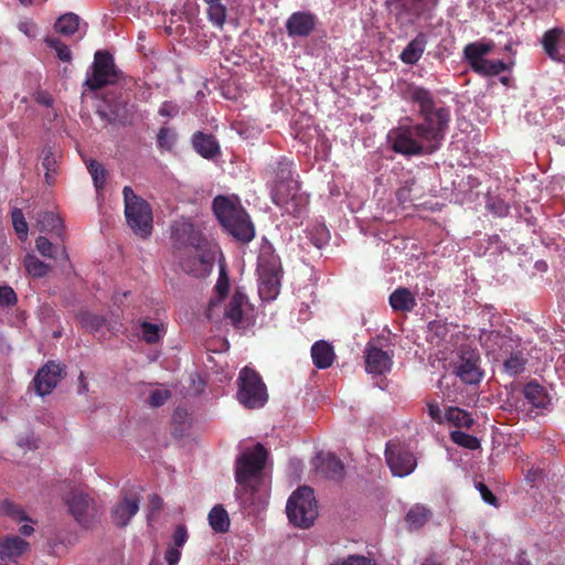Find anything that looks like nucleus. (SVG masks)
Returning <instances> with one entry per match:
<instances>
[{"label":"nucleus","mask_w":565,"mask_h":565,"mask_svg":"<svg viewBox=\"0 0 565 565\" xmlns=\"http://www.w3.org/2000/svg\"><path fill=\"white\" fill-rule=\"evenodd\" d=\"M19 532L24 535V536H30L33 532H34V529L32 525H29V524H23L20 529H19Z\"/></svg>","instance_id":"nucleus-63"},{"label":"nucleus","mask_w":565,"mask_h":565,"mask_svg":"<svg viewBox=\"0 0 565 565\" xmlns=\"http://www.w3.org/2000/svg\"><path fill=\"white\" fill-rule=\"evenodd\" d=\"M238 401L247 408H260L267 399L266 385L260 375L248 366H245L238 375Z\"/></svg>","instance_id":"nucleus-9"},{"label":"nucleus","mask_w":565,"mask_h":565,"mask_svg":"<svg viewBox=\"0 0 565 565\" xmlns=\"http://www.w3.org/2000/svg\"><path fill=\"white\" fill-rule=\"evenodd\" d=\"M294 162L282 158L280 159L274 169V181L271 188V199L278 200V202L285 201V192L296 189L299 184L298 181L292 178Z\"/></svg>","instance_id":"nucleus-16"},{"label":"nucleus","mask_w":565,"mask_h":565,"mask_svg":"<svg viewBox=\"0 0 565 565\" xmlns=\"http://www.w3.org/2000/svg\"><path fill=\"white\" fill-rule=\"evenodd\" d=\"M247 301L246 296L236 290L232 296L226 309H225V318L231 320L233 326H238L243 319V306Z\"/></svg>","instance_id":"nucleus-35"},{"label":"nucleus","mask_w":565,"mask_h":565,"mask_svg":"<svg viewBox=\"0 0 565 565\" xmlns=\"http://www.w3.org/2000/svg\"><path fill=\"white\" fill-rule=\"evenodd\" d=\"M477 489L479 490L481 498L484 502L497 507L498 505V499L497 497L491 492V490L482 482H479L477 484Z\"/></svg>","instance_id":"nucleus-59"},{"label":"nucleus","mask_w":565,"mask_h":565,"mask_svg":"<svg viewBox=\"0 0 565 565\" xmlns=\"http://www.w3.org/2000/svg\"><path fill=\"white\" fill-rule=\"evenodd\" d=\"M209 524L216 533H226L230 529V516L221 504H216L209 513Z\"/></svg>","instance_id":"nucleus-37"},{"label":"nucleus","mask_w":565,"mask_h":565,"mask_svg":"<svg viewBox=\"0 0 565 565\" xmlns=\"http://www.w3.org/2000/svg\"><path fill=\"white\" fill-rule=\"evenodd\" d=\"M445 422H448L458 428H470L475 423L468 412L459 407L451 406L446 409Z\"/></svg>","instance_id":"nucleus-38"},{"label":"nucleus","mask_w":565,"mask_h":565,"mask_svg":"<svg viewBox=\"0 0 565 565\" xmlns=\"http://www.w3.org/2000/svg\"><path fill=\"white\" fill-rule=\"evenodd\" d=\"M62 371L63 369L60 364L47 362L38 371L33 379L35 392L40 396L50 394L56 387L61 379Z\"/></svg>","instance_id":"nucleus-18"},{"label":"nucleus","mask_w":565,"mask_h":565,"mask_svg":"<svg viewBox=\"0 0 565 565\" xmlns=\"http://www.w3.org/2000/svg\"><path fill=\"white\" fill-rule=\"evenodd\" d=\"M195 151L205 159H212L220 151V146L212 135L198 131L192 137Z\"/></svg>","instance_id":"nucleus-30"},{"label":"nucleus","mask_w":565,"mask_h":565,"mask_svg":"<svg viewBox=\"0 0 565 565\" xmlns=\"http://www.w3.org/2000/svg\"><path fill=\"white\" fill-rule=\"evenodd\" d=\"M70 513L84 527H88L95 516L92 498L81 490H72L66 499Z\"/></svg>","instance_id":"nucleus-15"},{"label":"nucleus","mask_w":565,"mask_h":565,"mask_svg":"<svg viewBox=\"0 0 565 565\" xmlns=\"http://www.w3.org/2000/svg\"><path fill=\"white\" fill-rule=\"evenodd\" d=\"M39 253L47 258L68 260V255L64 245L54 246L49 238L39 236L35 241Z\"/></svg>","instance_id":"nucleus-36"},{"label":"nucleus","mask_w":565,"mask_h":565,"mask_svg":"<svg viewBox=\"0 0 565 565\" xmlns=\"http://www.w3.org/2000/svg\"><path fill=\"white\" fill-rule=\"evenodd\" d=\"M427 45V36L419 32L402 51L399 58L407 65H415L423 56Z\"/></svg>","instance_id":"nucleus-29"},{"label":"nucleus","mask_w":565,"mask_h":565,"mask_svg":"<svg viewBox=\"0 0 565 565\" xmlns=\"http://www.w3.org/2000/svg\"><path fill=\"white\" fill-rule=\"evenodd\" d=\"M385 460L393 476L406 477L417 467V460L409 447L396 439L388 440L385 447Z\"/></svg>","instance_id":"nucleus-11"},{"label":"nucleus","mask_w":565,"mask_h":565,"mask_svg":"<svg viewBox=\"0 0 565 565\" xmlns=\"http://www.w3.org/2000/svg\"><path fill=\"white\" fill-rule=\"evenodd\" d=\"M206 6V17L211 24L220 30L224 28L227 18V7L223 0H203Z\"/></svg>","instance_id":"nucleus-33"},{"label":"nucleus","mask_w":565,"mask_h":565,"mask_svg":"<svg viewBox=\"0 0 565 565\" xmlns=\"http://www.w3.org/2000/svg\"><path fill=\"white\" fill-rule=\"evenodd\" d=\"M402 97L418 107V116L422 121L415 124V126L420 132L422 140L430 145V149L437 151L449 129L450 108L439 105L428 88L414 83L406 84Z\"/></svg>","instance_id":"nucleus-1"},{"label":"nucleus","mask_w":565,"mask_h":565,"mask_svg":"<svg viewBox=\"0 0 565 565\" xmlns=\"http://www.w3.org/2000/svg\"><path fill=\"white\" fill-rule=\"evenodd\" d=\"M181 558V551L177 547L169 546L164 553V561L168 565H178Z\"/></svg>","instance_id":"nucleus-60"},{"label":"nucleus","mask_w":565,"mask_h":565,"mask_svg":"<svg viewBox=\"0 0 565 565\" xmlns=\"http://www.w3.org/2000/svg\"><path fill=\"white\" fill-rule=\"evenodd\" d=\"M387 140L394 152L406 157L436 152L435 149H430V145L422 140L420 132L415 125L399 126L390 130Z\"/></svg>","instance_id":"nucleus-7"},{"label":"nucleus","mask_w":565,"mask_h":565,"mask_svg":"<svg viewBox=\"0 0 565 565\" xmlns=\"http://www.w3.org/2000/svg\"><path fill=\"white\" fill-rule=\"evenodd\" d=\"M0 510L4 515L12 518L17 522H22V521L29 520L28 515L21 509V507L13 503L12 501L4 500L0 504Z\"/></svg>","instance_id":"nucleus-47"},{"label":"nucleus","mask_w":565,"mask_h":565,"mask_svg":"<svg viewBox=\"0 0 565 565\" xmlns=\"http://www.w3.org/2000/svg\"><path fill=\"white\" fill-rule=\"evenodd\" d=\"M416 185L415 179H409L405 181V183L397 190V199L399 202H414L419 198L416 193H414Z\"/></svg>","instance_id":"nucleus-50"},{"label":"nucleus","mask_w":565,"mask_h":565,"mask_svg":"<svg viewBox=\"0 0 565 565\" xmlns=\"http://www.w3.org/2000/svg\"><path fill=\"white\" fill-rule=\"evenodd\" d=\"M38 226L41 232L53 233L58 237H62L64 226L61 217L54 212H43L38 216Z\"/></svg>","instance_id":"nucleus-34"},{"label":"nucleus","mask_w":565,"mask_h":565,"mask_svg":"<svg viewBox=\"0 0 565 565\" xmlns=\"http://www.w3.org/2000/svg\"><path fill=\"white\" fill-rule=\"evenodd\" d=\"M390 306L394 311L411 312L416 307V299L413 292L406 287H398L388 298Z\"/></svg>","instance_id":"nucleus-31"},{"label":"nucleus","mask_w":565,"mask_h":565,"mask_svg":"<svg viewBox=\"0 0 565 565\" xmlns=\"http://www.w3.org/2000/svg\"><path fill=\"white\" fill-rule=\"evenodd\" d=\"M480 356L475 350L462 349L456 365L457 376L466 384H477L482 379Z\"/></svg>","instance_id":"nucleus-17"},{"label":"nucleus","mask_w":565,"mask_h":565,"mask_svg":"<svg viewBox=\"0 0 565 565\" xmlns=\"http://www.w3.org/2000/svg\"><path fill=\"white\" fill-rule=\"evenodd\" d=\"M87 169H88L89 174L92 175L95 188L97 190L103 189L106 183V174H107L103 164L99 163L97 160L92 159L87 163Z\"/></svg>","instance_id":"nucleus-45"},{"label":"nucleus","mask_w":565,"mask_h":565,"mask_svg":"<svg viewBox=\"0 0 565 565\" xmlns=\"http://www.w3.org/2000/svg\"><path fill=\"white\" fill-rule=\"evenodd\" d=\"M331 565H376V563L363 555H349L347 558L335 561Z\"/></svg>","instance_id":"nucleus-54"},{"label":"nucleus","mask_w":565,"mask_h":565,"mask_svg":"<svg viewBox=\"0 0 565 565\" xmlns=\"http://www.w3.org/2000/svg\"><path fill=\"white\" fill-rule=\"evenodd\" d=\"M79 17L73 12L61 15L55 22V31L62 35H73L79 28Z\"/></svg>","instance_id":"nucleus-39"},{"label":"nucleus","mask_w":565,"mask_h":565,"mask_svg":"<svg viewBox=\"0 0 565 565\" xmlns=\"http://www.w3.org/2000/svg\"><path fill=\"white\" fill-rule=\"evenodd\" d=\"M521 344V339L513 335L511 331L502 333L501 331L492 330L483 337V347L487 353L492 355L493 360L497 362H500L508 354L513 353Z\"/></svg>","instance_id":"nucleus-13"},{"label":"nucleus","mask_w":565,"mask_h":565,"mask_svg":"<svg viewBox=\"0 0 565 565\" xmlns=\"http://www.w3.org/2000/svg\"><path fill=\"white\" fill-rule=\"evenodd\" d=\"M311 358L315 366L323 370L332 365L335 354L328 342L320 340L311 347Z\"/></svg>","instance_id":"nucleus-32"},{"label":"nucleus","mask_w":565,"mask_h":565,"mask_svg":"<svg viewBox=\"0 0 565 565\" xmlns=\"http://www.w3.org/2000/svg\"><path fill=\"white\" fill-rule=\"evenodd\" d=\"M171 396V393L168 390H154L149 395V404L152 407L162 406Z\"/></svg>","instance_id":"nucleus-56"},{"label":"nucleus","mask_w":565,"mask_h":565,"mask_svg":"<svg viewBox=\"0 0 565 565\" xmlns=\"http://www.w3.org/2000/svg\"><path fill=\"white\" fill-rule=\"evenodd\" d=\"M41 167L45 171L46 183L50 185L53 184L55 182L54 175L56 173V159L51 149L43 150Z\"/></svg>","instance_id":"nucleus-43"},{"label":"nucleus","mask_w":565,"mask_h":565,"mask_svg":"<svg viewBox=\"0 0 565 565\" xmlns=\"http://www.w3.org/2000/svg\"><path fill=\"white\" fill-rule=\"evenodd\" d=\"M186 417H188V412L182 407H178L173 413V420L175 423H183Z\"/></svg>","instance_id":"nucleus-62"},{"label":"nucleus","mask_w":565,"mask_h":565,"mask_svg":"<svg viewBox=\"0 0 565 565\" xmlns=\"http://www.w3.org/2000/svg\"><path fill=\"white\" fill-rule=\"evenodd\" d=\"M423 565H440L438 562H436L433 557H428L424 561Z\"/></svg>","instance_id":"nucleus-64"},{"label":"nucleus","mask_w":565,"mask_h":565,"mask_svg":"<svg viewBox=\"0 0 565 565\" xmlns=\"http://www.w3.org/2000/svg\"><path fill=\"white\" fill-rule=\"evenodd\" d=\"M26 271L34 278H42L51 270L50 265L45 264L35 256L28 255L24 259Z\"/></svg>","instance_id":"nucleus-41"},{"label":"nucleus","mask_w":565,"mask_h":565,"mask_svg":"<svg viewBox=\"0 0 565 565\" xmlns=\"http://www.w3.org/2000/svg\"><path fill=\"white\" fill-rule=\"evenodd\" d=\"M177 135L168 128L161 127L157 134V146L161 151H171L175 145Z\"/></svg>","instance_id":"nucleus-44"},{"label":"nucleus","mask_w":565,"mask_h":565,"mask_svg":"<svg viewBox=\"0 0 565 565\" xmlns=\"http://www.w3.org/2000/svg\"><path fill=\"white\" fill-rule=\"evenodd\" d=\"M29 550V543L18 535L0 540V559L6 565L18 564V559Z\"/></svg>","instance_id":"nucleus-22"},{"label":"nucleus","mask_w":565,"mask_h":565,"mask_svg":"<svg viewBox=\"0 0 565 565\" xmlns=\"http://www.w3.org/2000/svg\"><path fill=\"white\" fill-rule=\"evenodd\" d=\"M285 201L278 202V200H273V202L285 210L286 213L299 217L306 210L307 200L302 194L299 193V185L296 189L285 192Z\"/></svg>","instance_id":"nucleus-28"},{"label":"nucleus","mask_w":565,"mask_h":565,"mask_svg":"<svg viewBox=\"0 0 565 565\" xmlns=\"http://www.w3.org/2000/svg\"><path fill=\"white\" fill-rule=\"evenodd\" d=\"M317 472L327 479L341 480L344 477V465L333 454H319L316 458Z\"/></svg>","instance_id":"nucleus-24"},{"label":"nucleus","mask_w":565,"mask_h":565,"mask_svg":"<svg viewBox=\"0 0 565 565\" xmlns=\"http://www.w3.org/2000/svg\"><path fill=\"white\" fill-rule=\"evenodd\" d=\"M142 339L150 344L159 342L161 338L160 326L148 321L140 323Z\"/></svg>","instance_id":"nucleus-48"},{"label":"nucleus","mask_w":565,"mask_h":565,"mask_svg":"<svg viewBox=\"0 0 565 565\" xmlns=\"http://www.w3.org/2000/svg\"><path fill=\"white\" fill-rule=\"evenodd\" d=\"M213 211L221 225L236 241L249 243L255 236L254 225L246 211L227 196L217 195L213 200Z\"/></svg>","instance_id":"nucleus-2"},{"label":"nucleus","mask_w":565,"mask_h":565,"mask_svg":"<svg viewBox=\"0 0 565 565\" xmlns=\"http://www.w3.org/2000/svg\"><path fill=\"white\" fill-rule=\"evenodd\" d=\"M450 439L461 447L470 450H476L480 447V441L477 437L469 435L461 430H455L450 433Z\"/></svg>","instance_id":"nucleus-46"},{"label":"nucleus","mask_w":565,"mask_h":565,"mask_svg":"<svg viewBox=\"0 0 565 565\" xmlns=\"http://www.w3.org/2000/svg\"><path fill=\"white\" fill-rule=\"evenodd\" d=\"M46 43L50 47L54 49L57 57L63 62L72 60V52L70 47L57 38H47Z\"/></svg>","instance_id":"nucleus-51"},{"label":"nucleus","mask_w":565,"mask_h":565,"mask_svg":"<svg viewBox=\"0 0 565 565\" xmlns=\"http://www.w3.org/2000/svg\"><path fill=\"white\" fill-rule=\"evenodd\" d=\"M11 218H12V224H13V227H14V231H15L18 237L21 241L26 239L29 227H28V223L24 218L22 211L20 209H14L11 212Z\"/></svg>","instance_id":"nucleus-49"},{"label":"nucleus","mask_w":565,"mask_h":565,"mask_svg":"<svg viewBox=\"0 0 565 565\" xmlns=\"http://www.w3.org/2000/svg\"><path fill=\"white\" fill-rule=\"evenodd\" d=\"M427 412H428L429 417L437 424H443L445 422V415L443 416V412L440 409L438 402H436V401L428 402L427 403Z\"/></svg>","instance_id":"nucleus-58"},{"label":"nucleus","mask_w":565,"mask_h":565,"mask_svg":"<svg viewBox=\"0 0 565 565\" xmlns=\"http://www.w3.org/2000/svg\"><path fill=\"white\" fill-rule=\"evenodd\" d=\"M171 238L174 245V255L181 250L193 249L206 244L202 233L195 230L191 222L184 220L174 222Z\"/></svg>","instance_id":"nucleus-14"},{"label":"nucleus","mask_w":565,"mask_h":565,"mask_svg":"<svg viewBox=\"0 0 565 565\" xmlns=\"http://www.w3.org/2000/svg\"><path fill=\"white\" fill-rule=\"evenodd\" d=\"M125 202V216L128 226L141 238H147L152 233V209L141 196L137 195L131 186L122 189Z\"/></svg>","instance_id":"nucleus-4"},{"label":"nucleus","mask_w":565,"mask_h":565,"mask_svg":"<svg viewBox=\"0 0 565 565\" xmlns=\"http://www.w3.org/2000/svg\"><path fill=\"white\" fill-rule=\"evenodd\" d=\"M523 396L529 404L534 408H546L551 402L550 395L547 394L544 386L537 381L532 380L527 382L522 390Z\"/></svg>","instance_id":"nucleus-27"},{"label":"nucleus","mask_w":565,"mask_h":565,"mask_svg":"<svg viewBox=\"0 0 565 565\" xmlns=\"http://www.w3.org/2000/svg\"><path fill=\"white\" fill-rule=\"evenodd\" d=\"M428 331H429L430 341H434V339H437V343L439 341L445 340L449 333L447 323L439 321V320L430 321L428 323Z\"/></svg>","instance_id":"nucleus-52"},{"label":"nucleus","mask_w":565,"mask_h":565,"mask_svg":"<svg viewBox=\"0 0 565 565\" xmlns=\"http://www.w3.org/2000/svg\"><path fill=\"white\" fill-rule=\"evenodd\" d=\"M316 17L310 12H294L286 21V31L289 38H307L315 30Z\"/></svg>","instance_id":"nucleus-19"},{"label":"nucleus","mask_w":565,"mask_h":565,"mask_svg":"<svg viewBox=\"0 0 565 565\" xmlns=\"http://www.w3.org/2000/svg\"><path fill=\"white\" fill-rule=\"evenodd\" d=\"M182 270L194 277H204L210 274L213 267V255L206 244L193 249L181 250L175 254Z\"/></svg>","instance_id":"nucleus-12"},{"label":"nucleus","mask_w":565,"mask_h":565,"mask_svg":"<svg viewBox=\"0 0 565 565\" xmlns=\"http://www.w3.org/2000/svg\"><path fill=\"white\" fill-rule=\"evenodd\" d=\"M492 42H473L463 49V57L471 70L482 76H495L508 71V65L503 61H491L484 58L493 50Z\"/></svg>","instance_id":"nucleus-10"},{"label":"nucleus","mask_w":565,"mask_h":565,"mask_svg":"<svg viewBox=\"0 0 565 565\" xmlns=\"http://www.w3.org/2000/svg\"><path fill=\"white\" fill-rule=\"evenodd\" d=\"M139 510V499L124 497L111 510L113 522L117 526H126Z\"/></svg>","instance_id":"nucleus-25"},{"label":"nucleus","mask_w":565,"mask_h":565,"mask_svg":"<svg viewBox=\"0 0 565 565\" xmlns=\"http://www.w3.org/2000/svg\"><path fill=\"white\" fill-rule=\"evenodd\" d=\"M429 514L425 507L415 505L406 514V522L411 527L419 529L428 521Z\"/></svg>","instance_id":"nucleus-42"},{"label":"nucleus","mask_w":565,"mask_h":565,"mask_svg":"<svg viewBox=\"0 0 565 565\" xmlns=\"http://www.w3.org/2000/svg\"><path fill=\"white\" fill-rule=\"evenodd\" d=\"M365 369L369 373L382 375L391 371L392 358L387 352L367 343L365 348Z\"/></svg>","instance_id":"nucleus-21"},{"label":"nucleus","mask_w":565,"mask_h":565,"mask_svg":"<svg viewBox=\"0 0 565 565\" xmlns=\"http://www.w3.org/2000/svg\"><path fill=\"white\" fill-rule=\"evenodd\" d=\"M527 354L522 345L513 351V353L504 356L500 362L502 363V371L511 376H518L525 371L527 364Z\"/></svg>","instance_id":"nucleus-26"},{"label":"nucleus","mask_w":565,"mask_h":565,"mask_svg":"<svg viewBox=\"0 0 565 565\" xmlns=\"http://www.w3.org/2000/svg\"><path fill=\"white\" fill-rule=\"evenodd\" d=\"M267 450L262 444L239 455L235 463V480L244 490L255 491L253 480L258 479L265 468Z\"/></svg>","instance_id":"nucleus-6"},{"label":"nucleus","mask_w":565,"mask_h":565,"mask_svg":"<svg viewBox=\"0 0 565 565\" xmlns=\"http://www.w3.org/2000/svg\"><path fill=\"white\" fill-rule=\"evenodd\" d=\"M259 295L265 300H274L279 294L282 266L271 244H264L258 255Z\"/></svg>","instance_id":"nucleus-3"},{"label":"nucleus","mask_w":565,"mask_h":565,"mask_svg":"<svg viewBox=\"0 0 565 565\" xmlns=\"http://www.w3.org/2000/svg\"><path fill=\"white\" fill-rule=\"evenodd\" d=\"M289 522L301 529L310 527L317 515V502L313 490L309 487L298 488L288 499L286 505Z\"/></svg>","instance_id":"nucleus-5"},{"label":"nucleus","mask_w":565,"mask_h":565,"mask_svg":"<svg viewBox=\"0 0 565 565\" xmlns=\"http://www.w3.org/2000/svg\"><path fill=\"white\" fill-rule=\"evenodd\" d=\"M173 545L172 547L182 548L188 541L186 527L182 524L178 525L173 533Z\"/></svg>","instance_id":"nucleus-57"},{"label":"nucleus","mask_w":565,"mask_h":565,"mask_svg":"<svg viewBox=\"0 0 565 565\" xmlns=\"http://www.w3.org/2000/svg\"><path fill=\"white\" fill-rule=\"evenodd\" d=\"M149 507L151 511H159L162 507V499L158 494L149 497Z\"/></svg>","instance_id":"nucleus-61"},{"label":"nucleus","mask_w":565,"mask_h":565,"mask_svg":"<svg viewBox=\"0 0 565 565\" xmlns=\"http://www.w3.org/2000/svg\"><path fill=\"white\" fill-rule=\"evenodd\" d=\"M214 289L220 297L218 301H221L227 296L230 290V278L224 269H221Z\"/></svg>","instance_id":"nucleus-53"},{"label":"nucleus","mask_w":565,"mask_h":565,"mask_svg":"<svg viewBox=\"0 0 565 565\" xmlns=\"http://www.w3.org/2000/svg\"><path fill=\"white\" fill-rule=\"evenodd\" d=\"M90 68L92 73L87 75L84 87L92 92L116 84L122 75L115 64L114 56L107 51L95 53Z\"/></svg>","instance_id":"nucleus-8"},{"label":"nucleus","mask_w":565,"mask_h":565,"mask_svg":"<svg viewBox=\"0 0 565 565\" xmlns=\"http://www.w3.org/2000/svg\"><path fill=\"white\" fill-rule=\"evenodd\" d=\"M542 45L550 58L565 63V33L562 29L546 31L542 38Z\"/></svg>","instance_id":"nucleus-23"},{"label":"nucleus","mask_w":565,"mask_h":565,"mask_svg":"<svg viewBox=\"0 0 565 565\" xmlns=\"http://www.w3.org/2000/svg\"><path fill=\"white\" fill-rule=\"evenodd\" d=\"M134 105L128 103H116L107 109H98V117L108 125L130 126L134 121Z\"/></svg>","instance_id":"nucleus-20"},{"label":"nucleus","mask_w":565,"mask_h":565,"mask_svg":"<svg viewBox=\"0 0 565 565\" xmlns=\"http://www.w3.org/2000/svg\"><path fill=\"white\" fill-rule=\"evenodd\" d=\"M18 301L15 291L9 286L0 287V307H11Z\"/></svg>","instance_id":"nucleus-55"},{"label":"nucleus","mask_w":565,"mask_h":565,"mask_svg":"<svg viewBox=\"0 0 565 565\" xmlns=\"http://www.w3.org/2000/svg\"><path fill=\"white\" fill-rule=\"evenodd\" d=\"M78 322L82 328L89 332H97L105 326V318L98 315L90 313L88 311L81 312L77 316Z\"/></svg>","instance_id":"nucleus-40"}]
</instances>
